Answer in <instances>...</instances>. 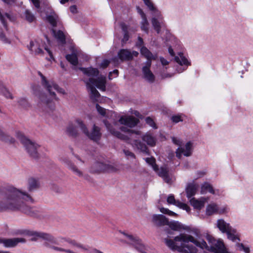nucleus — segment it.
<instances>
[{
  "label": "nucleus",
  "instance_id": "obj_29",
  "mask_svg": "<svg viewBox=\"0 0 253 253\" xmlns=\"http://www.w3.org/2000/svg\"><path fill=\"white\" fill-rule=\"evenodd\" d=\"M121 27L124 33V37L122 40V42L123 43H126L129 38V36L128 35V33L127 31L128 28L127 25L124 23H122L121 24Z\"/></svg>",
  "mask_w": 253,
  "mask_h": 253
},
{
  "label": "nucleus",
  "instance_id": "obj_58",
  "mask_svg": "<svg viewBox=\"0 0 253 253\" xmlns=\"http://www.w3.org/2000/svg\"><path fill=\"white\" fill-rule=\"evenodd\" d=\"M32 2V3L34 4L35 6L37 8H39L40 7V1L39 0H31Z\"/></svg>",
  "mask_w": 253,
  "mask_h": 253
},
{
  "label": "nucleus",
  "instance_id": "obj_15",
  "mask_svg": "<svg viewBox=\"0 0 253 253\" xmlns=\"http://www.w3.org/2000/svg\"><path fill=\"white\" fill-rule=\"evenodd\" d=\"M122 233L131 241V245L138 251H141L144 247L142 241L137 237H134L131 235H128L124 232Z\"/></svg>",
  "mask_w": 253,
  "mask_h": 253
},
{
  "label": "nucleus",
  "instance_id": "obj_47",
  "mask_svg": "<svg viewBox=\"0 0 253 253\" xmlns=\"http://www.w3.org/2000/svg\"><path fill=\"white\" fill-rule=\"evenodd\" d=\"M47 20L53 27H54L56 26V19L53 16H48L47 17Z\"/></svg>",
  "mask_w": 253,
  "mask_h": 253
},
{
  "label": "nucleus",
  "instance_id": "obj_33",
  "mask_svg": "<svg viewBox=\"0 0 253 253\" xmlns=\"http://www.w3.org/2000/svg\"><path fill=\"white\" fill-rule=\"evenodd\" d=\"M191 204L195 208L198 209H201L204 206L205 202L202 201H199L195 198H192L190 200Z\"/></svg>",
  "mask_w": 253,
  "mask_h": 253
},
{
  "label": "nucleus",
  "instance_id": "obj_52",
  "mask_svg": "<svg viewBox=\"0 0 253 253\" xmlns=\"http://www.w3.org/2000/svg\"><path fill=\"white\" fill-rule=\"evenodd\" d=\"M238 246L240 250L244 251L246 253H249V248L245 247L243 244H238Z\"/></svg>",
  "mask_w": 253,
  "mask_h": 253
},
{
  "label": "nucleus",
  "instance_id": "obj_19",
  "mask_svg": "<svg viewBox=\"0 0 253 253\" xmlns=\"http://www.w3.org/2000/svg\"><path fill=\"white\" fill-rule=\"evenodd\" d=\"M168 220L165 216L162 214H154L152 218L153 223L158 226L168 224Z\"/></svg>",
  "mask_w": 253,
  "mask_h": 253
},
{
  "label": "nucleus",
  "instance_id": "obj_3",
  "mask_svg": "<svg viewBox=\"0 0 253 253\" xmlns=\"http://www.w3.org/2000/svg\"><path fill=\"white\" fill-rule=\"evenodd\" d=\"M104 123L107 127V129L113 135L117 138L123 140L128 143L131 144L134 148L137 149L140 152L147 154L148 153V148L147 146L141 142L140 140L137 139L136 136L134 137V134L140 135L141 132L140 131H135L126 128L125 126L121 127V129L124 132H127V135L122 134L119 131L116 130L112 125L109 123L107 121L104 120Z\"/></svg>",
  "mask_w": 253,
  "mask_h": 253
},
{
  "label": "nucleus",
  "instance_id": "obj_45",
  "mask_svg": "<svg viewBox=\"0 0 253 253\" xmlns=\"http://www.w3.org/2000/svg\"><path fill=\"white\" fill-rule=\"evenodd\" d=\"M176 206L186 210L187 212H189L190 211V208L187 205L184 203H182L179 201H177V202Z\"/></svg>",
  "mask_w": 253,
  "mask_h": 253
},
{
  "label": "nucleus",
  "instance_id": "obj_20",
  "mask_svg": "<svg viewBox=\"0 0 253 253\" xmlns=\"http://www.w3.org/2000/svg\"><path fill=\"white\" fill-rule=\"evenodd\" d=\"M141 138L144 142H146L148 145L151 147H154L156 145L157 142L156 138L149 132H147L143 135Z\"/></svg>",
  "mask_w": 253,
  "mask_h": 253
},
{
  "label": "nucleus",
  "instance_id": "obj_21",
  "mask_svg": "<svg viewBox=\"0 0 253 253\" xmlns=\"http://www.w3.org/2000/svg\"><path fill=\"white\" fill-rule=\"evenodd\" d=\"M199 187L198 184L194 182L189 183L186 188V192L188 198H190L194 196Z\"/></svg>",
  "mask_w": 253,
  "mask_h": 253
},
{
  "label": "nucleus",
  "instance_id": "obj_54",
  "mask_svg": "<svg viewBox=\"0 0 253 253\" xmlns=\"http://www.w3.org/2000/svg\"><path fill=\"white\" fill-rule=\"evenodd\" d=\"M143 44V40L140 37H138V41L136 43V46L139 48L142 47Z\"/></svg>",
  "mask_w": 253,
  "mask_h": 253
},
{
  "label": "nucleus",
  "instance_id": "obj_12",
  "mask_svg": "<svg viewBox=\"0 0 253 253\" xmlns=\"http://www.w3.org/2000/svg\"><path fill=\"white\" fill-rule=\"evenodd\" d=\"M151 66V61H146L142 71L144 79L150 83H153L155 81V76L150 70Z\"/></svg>",
  "mask_w": 253,
  "mask_h": 253
},
{
  "label": "nucleus",
  "instance_id": "obj_35",
  "mask_svg": "<svg viewBox=\"0 0 253 253\" xmlns=\"http://www.w3.org/2000/svg\"><path fill=\"white\" fill-rule=\"evenodd\" d=\"M226 234L227 235L228 239L233 242H236L237 240L240 241V239L237 234L236 230L234 228L233 232H228Z\"/></svg>",
  "mask_w": 253,
  "mask_h": 253
},
{
  "label": "nucleus",
  "instance_id": "obj_14",
  "mask_svg": "<svg viewBox=\"0 0 253 253\" xmlns=\"http://www.w3.org/2000/svg\"><path fill=\"white\" fill-rule=\"evenodd\" d=\"M192 143L189 141L188 142L185 146V148L179 147L176 152V156L178 158H180L181 154H183L185 156H190L192 154Z\"/></svg>",
  "mask_w": 253,
  "mask_h": 253
},
{
  "label": "nucleus",
  "instance_id": "obj_6",
  "mask_svg": "<svg viewBox=\"0 0 253 253\" xmlns=\"http://www.w3.org/2000/svg\"><path fill=\"white\" fill-rule=\"evenodd\" d=\"M16 136L20 141L21 143L25 147L27 153L32 158L37 159L39 158L38 149L40 145L26 138L21 132L18 131L16 132Z\"/></svg>",
  "mask_w": 253,
  "mask_h": 253
},
{
  "label": "nucleus",
  "instance_id": "obj_16",
  "mask_svg": "<svg viewBox=\"0 0 253 253\" xmlns=\"http://www.w3.org/2000/svg\"><path fill=\"white\" fill-rule=\"evenodd\" d=\"M225 211V208L219 209L217 205L214 203L208 205L206 209V214L211 215L214 213L222 214Z\"/></svg>",
  "mask_w": 253,
  "mask_h": 253
},
{
  "label": "nucleus",
  "instance_id": "obj_10",
  "mask_svg": "<svg viewBox=\"0 0 253 253\" xmlns=\"http://www.w3.org/2000/svg\"><path fill=\"white\" fill-rule=\"evenodd\" d=\"M138 52L136 51H131L126 49H122L118 53L119 58L122 61H128L133 59V56L136 57Z\"/></svg>",
  "mask_w": 253,
  "mask_h": 253
},
{
  "label": "nucleus",
  "instance_id": "obj_22",
  "mask_svg": "<svg viewBox=\"0 0 253 253\" xmlns=\"http://www.w3.org/2000/svg\"><path fill=\"white\" fill-rule=\"evenodd\" d=\"M65 164L67 166L68 168L70 169L72 172L76 175H78L79 177H82L84 176L83 172L79 169L76 166H75L73 163H72L71 161L68 160H65L64 161Z\"/></svg>",
  "mask_w": 253,
  "mask_h": 253
},
{
  "label": "nucleus",
  "instance_id": "obj_55",
  "mask_svg": "<svg viewBox=\"0 0 253 253\" xmlns=\"http://www.w3.org/2000/svg\"><path fill=\"white\" fill-rule=\"evenodd\" d=\"M115 75V77H117L119 75V71L117 69H115L114 70L113 72H110L109 73V79L110 80H111L112 79V78L113 77V75Z\"/></svg>",
  "mask_w": 253,
  "mask_h": 253
},
{
  "label": "nucleus",
  "instance_id": "obj_24",
  "mask_svg": "<svg viewBox=\"0 0 253 253\" xmlns=\"http://www.w3.org/2000/svg\"><path fill=\"white\" fill-rule=\"evenodd\" d=\"M39 75L42 78V85L47 89L50 94L53 96L54 97L55 99L57 100H58V98L56 97L55 93L54 92H51V85L50 84V83H49L46 79V78L42 74L41 72H38Z\"/></svg>",
  "mask_w": 253,
  "mask_h": 253
},
{
  "label": "nucleus",
  "instance_id": "obj_38",
  "mask_svg": "<svg viewBox=\"0 0 253 253\" xmlns=\"http://www.w3.org/2000/svg\"><path fill=\"white\" fill-rule=\"evenodd\" d=\"M24 15L26 20L30 23L33 22L36 19L35 15L29 10H26Z\"/></svg>",
  "mask_w": 253,
  "mask_h": 253
},
{
  "label": "nucleus",
  "instance_id": "obj_51",
  "mask_svg": "<svg viewBox=\"0 0 253 253\" xmlns=\"http://www.w3.org/2000/svg\"><path fill=\"white\" fill-rule=\"evenodd\" d=\"M96 108L98 113L101 115L104 116L106 114V110L100 106L98 104L96 105Z\"/></svg>",
  "mask_w": 253,
  "mask_h": 253
},
{
  "label": "nucleus",
  "instance_id": "obj_2",
  "mask_svg": "<svg viewBox=\"0 0 253 253\" xmlns=\"http://www.w3.org/2000/svg\"><path fill=\"white\" fill-rule=\"evenodd\" d=\"M28 192L17 188L11 184L0 186V212L7 211H21L27 214L32 215L33 212L26 203H33L31 192L40 186L38 179L33 177L29 178Z\"/></svg>",
  "mask_w": 253,
  "mask_h": 253
},
{
  "label": "nucleus",
  "instance_id": "obj_5",
  "mask_svg": "<svg viewBox=\"0 0 253 253\" xmlns=\"http://www.w3.org/2000/svg\"><path fill=\"white\" fill-rule=\"evenodd\" d=\"M77 125L69 124L67 127L66 131L68 134L73 137H76L78 135V128H80L83 132L91 140L97 142L99 141L101 136L100 128L99 127L93 125L91 131L89 132L83 121L77 120L76 122Z\"/></svg>",
  "mask_w": 253,
  "mask_h": 253
},
{
  "label": "nucleus",
  "instance_id": "obj_8",
  "mask_svg": "<svg viewBox=\"0 0 253 253\" xmlns=\"http://www.w3.org/2000/svg\"><path fill=\"white\" fill-rule=\"evenodd\" d=\"M39 99L40 101L38 104L39 108L42 111L50 115L55 109L54 103L50 99L47 98L44 94H41Z\"/></svg>",
  "mask_w": 253,
  "mask_h": 253
},
{
  "label": "nucleus",
  "instance_id": "obj_9",
  "mask_svg": "<svg viewBox=\"0 0 253 253\" xmlns=\"http://www.w3.org/2000/svg\"><path fill=\"white\" fill-rule=\"evenodd\" d=\"M116 169L113 166L102 162H96L91 167L90 171L98 173L103 171H114Z\"/></svg>",
  "mask_w": 253,
  "mask_h": 253
},
{
  "label": "nucleus",
  "instance_id": "obj_23",
  "mask_svg": "<svg viewBox=\"0 0 253 253\" xmlns=\"http://www.w3.org/2000/svg\"><path fill=\"white\" fill-rule=\"evenodd\" d=\"M29 50L34 52L35 54H42L43 51L40 47L39 44L37 41H31L30 44L27 45Z\"/></svg>",
  "mask_w": 253,
  "mask_h": 253
},
{
  "label": "nucleus",
  "instance_id": "obj_42",
  "mask_svg": "<svg viewBox=\"0 0 253 253\" xmlns=\"http://www.w3.org/2000/svg\"><path fill=\"white\" fill-rule=\"evenodd\" d=\"M18 103L21 107L24 109H27L30 106L28 101L24 98L19 99Z\"/></svg>",
  "mask_w": 253,
  "mask_h": 253
},
{
  "label": "nucleus",
  "instance_id": "obj_32",
  "mask_svg": "<svg viewBox=\"0 0 253 253\" xmlns=\"http://www.w3.org/2000/svg\"><path fill=\"white\" fill-rule=\"evenodd\" d=\"M66 58L68 61H69L73 65H77L78 63V59L77 56L75 53L66 55Z\"/></svg>",
  "mask_w": 253,
  "mask_h": 253
},
{
  "label": "nucleus",
  "instance_id": "obj_4",
  "mask_svg": "<svg viewBox=\"0 0 253 253\" xmlns=\"http://www.w3.org/2000/svg\"><path fill=\"white\" fill-rule=\"evenodd\" d=\"M79 69L89 77H97L99 74L98 70L95 68L81 67ZM84 82L87 89L90 91V98L94 101H96L100 96V93L94 86L102 91H105L106 89V80L105 77L100 76L96 79L90 77L87 81L84 80Z\"/></svg>",
  "mask_w": 253,
  "mask_h": 253
},
{
  "label": "nucleus",
  "instance_id": "obj_43",
  "mask_svg": "<svg viewBox=\"0 0 253 253\" xmlns=\"http://www.w3.org/2000/svg\"><path fill=\"white\" fill-rule=\"evenodd\" d=\"M50 84L51 85V86H52L51 88L52 93L54 92H54L52 91V89H54V90H56L57 91H58L59 93H61L62 94L65 93V90L63 88L60 87L57 84H56L53 83H50Z\"/></svg>",
  "mask_w": 253,
  "mask_h": 253
},
{
  "label": "nucleus",
  "instance_id": "obj_18",
  "mask_svg": "<svg viewBox=\"0 0 253 253\" xmlns=\"http://www.w3.org/2000/svg\"><path fill=\"white\" fill-rule=\"evenodd\" d=\"M217 227L219 230L223 233L233 231V228L230 226V224L226 222L222 219L217 220Z\"/></svg>",
  "mask_w": 253,
  "mask_h": 253
},
{
  "label": "nucleus",
  "instance_id": "obj_41",
  "mask_svg": "<svg viewBox=\"0 0 253 253\" xmlns=\"http://www.w3.org/2000/svg\"><path fill=\"white\" fill-rule=\"evenodd\" d=\"M152 24L157 33H159L161 31V25L160 22L156 18H153L152 19Z\"/></svg>",
  "mask_w": 253,
  "mask_h": 253
},
{
  "label": "nucleus",
  "instance_id": "obj_11",
  "mask_svg": "<svg viewBox=\"0 0 253 253\" xmlns=\"http://www.w3.org/2000/svg\"><path fill=\"white\" fill-rule=\"evenodd\" d=\"M26 240L22 238H14L10 239L0 238V244H3L6 248H13L16 246L19 243H25Z\"/></svg>",
  "mask_w": 253,
  "mask_h": 253
},
{
  "label": "nucleus",
  "instance_id": "obj_39",
  "mask_svg": "<svg viewBox=\"0 0 253 253\" xmlns=\"http://www.w3.org/2000/svg\"><path fill=\"white\" fill-rule=\"evenodd\" d=\"M148 25L149 23L147 20L146 16L142 17L141 23V29L147 33L148 32Z\"/></svg>",
  "mask_w": 253,
  "mask_h": 253
},
{
  "label": "nucleus",
  "instance_id": "obj_34",
  "mask_svg": "<svg viewBox=\"0 0 253 253\" xmlns=\"http://www.w3.org/2000/svg\"><path fill=\"white\" fill-rule=\"evenodd\" d=\"M173 230L179 231L182 228V226L178 221H171L169 222L168 220V224H167Z\"/></svg>",
  "mask_w": 253,
  "mask_h": 253
},
{
  "label": "nucleus",
  "instance_id": "obj_26",
  "mask_svg": "<svg viewBox=\"0 0 253 253\" xmlns=\"http://www.w3.org/2000/svg\"><path fill=\"white\" fill-rule=\"evenodd\" d=\"M174 60L181 66L185 65L187 67L190 65V63L181 52L179 53L178 56H175Z\"/></svg>",
  "mask_w": 253,
  "mask_h": 253
},
{
  "label": "nucleus",
  "instance_id": "obj_64",
  "mask_svg": "<svg viewBox=\"0 0 253 253\" xmlns=\"http://www.w3.org/2000/svg\"><path fill=\"white\" fill-rule=\"evenodd\" d=\"M2 1L4 2H5V3H7V4H10L11 3L14 2L13 0H2Z\"/></svg>",
  "mask_w": 253,
  "mask_h": 253
},
{
  "label": "nucleus",
  "instance_id": "obj_30",
  "mask_svg": "<svg viewBox=\"0 0 253 253\" xmlns=\"http://www.w3.org/2000/svg\"><path fill=\"white\" fill-rule=\"evenodd\" d=\"M52 31L55 37L61 43H64L65 42V37L62 31L59 30L56 32L54 29H52Z\"/></svg>",
  "mask_w": 253,
  "mask_h": 253
},
{
  "label": "nucleus",
  "instance_id": "obj_31",
  "mask_svg": "<svg viewBox=\"0 0 253 253\" xmlns=\"http://www.w3.org/2000/svg\"><path fill=\"white\" fill-rule=\"evenodd\" d=\"M0 94L3 95L7 98L12 99L13 96L11 93L7 89L3 84L0 82Z\"/></svg>",
  "mask_w": 253,
  "mask_h": 253
},
{
  "label": "nucleus",
  "instance_id": "obj_44",
  "mask_svg": "<svg viewBox=\"0 0 253 253\" xmlns=\"http://www.w3.org/2000/svg\"><path fill=\"white\" fill-rule=\"evenodd\" d=\"M160 211L164 214H168L169 216H176L177 214L173 211H172L169 210L168 209H166L165 208H161L160 209Z\"/></svg>",
  "mask_w": 253,
  "mask_h": 253
},
{
  "label": "nucleus",
  "instance_id": "obj_63",
  "mask_svg": "<svg viewBox=\"0 0 253 253\" xmlns=\"http://www.w3.org/2000/svg\"><path fill=\"white\" fill-rule=\"evenodd\" d=\"M169 52L171 56H174V52L171 48V47H169Z\"/></svg>",
  "mask_w": 253,
  "mask_h": 253
},
{
  "label": "nucleus",
  "instance_id": "obj_50",
  "mask_svg": "<svg viewBox=\"0 0 253 253\" xmlns=\"http://www.w3.org/2000/svg\"><path fill=\"white\" fill-rule=\"evenodd\" d=\"M145 4L148 6L149 9L151 11H154L156 10L155 7L153 5V3L150 0H143Z\"/></svg>",
  "mask_w": 253,
  "mask_h": 253
},
{
  "label": "nucleus",
  "instance_id": "obj_40",
  "mask_svg": "<svg viewBox=\"0 0 253 253\" xmlns=\"http://www.w3.org/2000/svg\"><path fill=\"white\" fill-rule=\"evenodd\" d=\"M0 41L4 43H10V40L6 37L5 33L1 28H0Z\"/></svg>",
  "mask_w": 253,
  "mask_h": 253
},
{
  "label": "nucleus",
  "instance_id": "obj_57",
  "mask_svg": "<svg viewBox=\"0 0 253 253\" xmlns=\"http://www.w3.org/2000/svg\"><path fill=\"white\" fill-rule=\"evenodd\" d=\"M172 141L174 144H175L177 145L180 146L181 144V141L176 137H172Z\"/></svg>",
  "mask_w": 253,
  "mask_h": 253
},
{
  "label": "nucleus",
  "instance_id": "obj_53",
  "mask_svg": "<svg viewBox=\"0 0 253 253\" xmlns=\"http://www.w3.org/2000/svg\"><path fill=\"white\" fill-rule=\"evenodd\" d=\"M110 63V61L107 59H104L102 61V63L100 64L101 67L103 68H106Z\"/></svg>",
  "mask_w": 253,
  "mask_h": 253
},
{
  "label": "nucleus",
  "instance_id": "obj_28",
  "mask_svg": "<svg viewBox=\"0 0 253 253\" xmlns=\"http://www.w3.org/2000/svg\"><path fill=\"white\" fill-rule=\"evenodd\" d=\"M208 192L212 194H215V191L211 184L208 182H205L201 186V193L203 194L207 193Z\"/></svg>",
  "mask_w": 253,
  "mask_h": 253
},
{
  "label": "nucleus",
  "instance_id": "obj_37",
  "mask_svg": "<svg viewBox=\"0 0 253 253\" xmlns=\"http://www.w3.org/2000/svg\"><path fill=\"white\" fill-rule=\"evenodd\" d=\"M145 160L148 164L152 166L155 171L159 170L158 166L156 165L155 159L154 158H146Z\"/></svg>",
  "mask_w": 253,
  "mask_h": 253
},
{
  "label": "nucleus",
  "instance_id": "obj_60",
  "mask_svg": "<svg viewBox=\"0 0 253 253\" xmlns=\"http://www.w3.org/2000/svg\"><path fill=\"white\" fill-rule=\"evenodd\" d=\"M160 61L163 65H167L169 64V62L164 57L160 58Z\"/></svg>",
  "mask_w": 253,
  "mask_h": 253
},
{
  "label": "nucleus",
  "instance_id": "obj_27",
  "mask_svg": "<svg viewBox=\"0 0 253 253\" xmlns=\"http://www.w3.org/2000/svg\"><path fill=\"white\" fill-rule=\"evenodd\" d=\"M0 140L10 144L13 143L15 142L14 138L5 133L1 129H0Z\"/></svg>",
  "mask_w": 253,
  "mask_h": 253
},
{
  "label": "nucleus",
  "instance_id": "obj_46",
  "mask_svg": "<svg viewBox=\"0 0 253 253\" xmlns=\"http://www.w3.org/2000/svg\"><path fill=\"white\" fill-rule=\"evenodd\" d=\"M146 123L147 125H148L150 126L153 127V128H157V126L154 122V120L150 118V117H148L145 119Z\"/></svg>",
  "mask_w": 253,
  "mask_h": 253
},
{
  "label": "nucleus",
  "instance_id": "obj_36",
  "mask_svg": "<svg viewBox=\"0 0 253 253\" xmlns=\"http://www.w3.org/2000/svg\"><path fill=\"white\" fill-rule=\"evenodd\" d=\"M123 153L127 160L133 161L136 159L134 154L128 149H124Z\"/></svg>",
  "mask_w": 253,
  "mask_h": 253
},
{
  "label": "nucleus",
  "instance_id": "obj_59",
  "mask_svg": "<svg viewBox=\"0 0 253 253\" xmlns=\"http://www.w3.org/2000/svg\"><path fill=\"white\" fill-rule=\"evenodd\" d=\"M138 13L141 15V18L146 16V15L143 12V10L139 7H137Z\"/></svg>",
  "mask_w": 253,
  "mask_h": 253
},
{
  "label": "nucleus",
  "instance_id": "obj_13",
  "mask_svg": "<svg viewBox=\"0 0 253 253\" xmlns=\"http://www.w3.org/2000/svg\"><path fill=\"white\" fill-rule=\"evenodd\" d=\"M119 121L121 124L129 127H134L139 123V120L133 116H122Z\"/></svg>",
  "mask_w": 253,
  "mask_h": 253
},
{
  "label": "nucleus",
  "instance_id": "obj_17",
  "mask_svg": "<svg viewBox=\"0 0 253 253\" xmlns=\"http://www.w3.org/2000/svg\"><path fill=\"white\" fill-rule=\"evenodd\" d=\"M157 171L158 175L163 179L165 182L168 184L171 183V175L169 173V169L167 168L161 167Z\"/></svg>",
  "mask_w": 253,
  "mask_h": 253
},
{
  "label": "nucleus",
  "instance_id": "obj_7",
  "mask_svg": "<svg viewBox=\"0 0 253 253\" xmlns=\"http://www.w3.org/2000/svg\"><path fill=\"white\" fill-rule=\"evenodd\" d=\"M17 234H25L31 236V241H37L38 239L41 238L44 240L51 242H55V238L51 234L42 232L30 230H19L16 233Z\"/></svg>",
  "mask_w": 253,
  "mask_h": 253
},
{
  "label": "nucleus",
  "instance_id": "obj_25",
  "mask_svg": "<svg viewBox=\"0 0 253 253\" xmlns=\"http://www.w3.org/2000/svg\"><path fill=\"white\" fill-rule=\"evenodd\" d=\"M140 53L147 59V61H151L152 60H156L157 55H153L145 46H142L140 48Z\"/></svg>",
  "mask_w": 253,
  "mask_h": 253
},
{
  "label": "nucleus",
  "instance_id": "obj_48",
  "mask_svg": "<svg viewBox=\"0 0 253 253\" xmlns=\"http://www.w3.org/2000/svg\"><path fill=\"white\" fill-rule=\"evenodd\" d=\"M171 120L174 123H177L178 122L183 121L182 116L180 115L172 116L171 118Z\"/></svg>",
  "mask_w": 253,
  "mask_h": 253
},
{
  "label": "nucleus",
  "instance_id": "obj_61",
  "mask_svg": "<svg viewBox=\"0 0 253 253\" xmlns=\"http://www.w3.org/2000/svg\"><path fill=\"white\" fill-rule=\"evenodd\" d=\"M70 11L73 13H76L77 12V9L76 5H72L70 8Z\"/></svg>",
  "mask_w": 253,
  "mask_h": 253
},
{
  "label": "nucleus",
  "instance_id": "obj_49",
  "mask_svg": "<svg viewBox=\"0 0 253 253\" xmlns=\"http://www.w3.org/2000/svg\"><path fill=\"white\" fill-rule=\"evenodd\" d=\"M177 201H176L174 199V197L173 195H170L167 198V202L169 204H172L176 206Z\"/></svg>",
  "mask_w": 253,
  "mask_h": 253
},
{
  "label": "nucleus",
  "instance_id": "obj_56",
  "mask_svg": "<svg viewBox=\"0 0 253 253\" xmlns=\"http://www.w3.org/2000/svg\"><path fill=\"white\" fill-rule=\"evenodd\" d=\"M52 190L56 193H61L62 190V189L57 185H53L52 187Z\"/></svg>",
  "mask_w": 253,
  "mask_h": 253
},
{
  "label": "nucleus",
  "instance_id": "obj_1",
  "mask_svg": "<svg viewBox=\"0 0 253 253\" xmlns=\"http://www.w3.org/2000/svg\"><path fill=\"white\" fill-rule=\"evenodd\" d=\"M207 239L210 246L202 238L200 231L197 228H193L189 232V234L180 233L175 236L173 240L165 239L164 241L170 250L176 251L179 253H197L196 248L190 245L189 242L192 243L196 247L214 253H229L222 240H216L209 235H207Z\"/></svg>",
  "mask_w": 253,
  "mask_h": 253
},
{
  "label": "nucleus",
  "instance_id": "obj_62",
  "mask_svg": "<svg viewBox=\"0 0 253 253\" xmlns=\"http://www.w3.org/2000/svg\"><path fill=\"white\" fill-rule=\"evenodd\" d=\"M44 49L48 53V54L49 55V56L50 57V58L52 59L53 58V55H52L51 51L46 46L44 47Z\"/></svg>",
  "mask_w": 253,
  "mask_h": 253
}]
</instances>
